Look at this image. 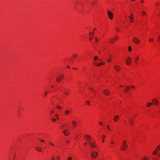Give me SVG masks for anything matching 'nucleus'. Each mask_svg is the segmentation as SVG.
Wrapping results in <instances>:
<instances>
[{"mask_svg": "<svg viewBox=\"0 0 160 160\" xmlns=\"http://www.w3.org/2000/svg\"><path fill=\"white\" fill-rule=\"evenodd\" d=\"M67 142L68 143H69V141H68Z\"/></svg>", "mask_w": 160, "mask_h": 160, "instance_id": "nucleus-63", "label": "nucleus"}, {"mask_svg": "<svg viewBox=\"0 0 160 160\" xmlns=\"http://www.w3.org/2000/svg\"><path fill=\"white\" fill-rule=\"evenodd\" d=\"M53 112H54V111H51V113H53Z\"/></svg>", "mask_w": 160, "mask_h": 160, "instance_id": "nucleus-55", "label": "nucleus"}, {"mask_svg": "<svg viewBox=\"0 0 160 160\" xmlns=\"http://www.w3.org/2000/svg\"><path fill=\"white\" fill-rule=\"evenodd\" d=\"M49 144H50V145H51V144H52V142H49Z\"/></svg>", "mask_w": 160, "mask_h": 160, "instance_id": "nucleus-53", "label": "nucleus"}, {"mask_svg": "<svg viewBox=\"0 0 160 160\" xmlns=\"http://www.w3.org/2000/svg\"><path fill=\"white\" fill-rule=\"evenodd\" d=\"M128 51L129 52H130L132 50V48L131 46H129L128 47Z\"/></svg>", "mask_w": 160, "mask_h": 160, "instance_id": "nucleus-24", "label": "nucleus"}, {"mask_svg": "<svg viewBox=\"0 0 160 160\" xmlns=\"http://www.w3.org/2000/svg\"><path fill=\"white\" fill-rule=\"evenodd\" d=\"M93 33H94V32H93L92 33V32H89V34L91 35H92V37L93 36Z\"/></svg>", "mask_w": 160, "mask_h": 160, "instance_id": "nucleus-30", "label": "nucleus"}, {"mask_svg": "<svg viewBox=\"0 0 160 160\" xmlns=\"http://www.w3.org/2000/svg\"><path fill=\"white\" fill-rule=\"evenodd\" d=\"M120 87H123V86H121L120 85Z\"/></svg>", "mask_w": 160, "mask_h": 160, "instance_id": "nucleus-62", "label": "nucleus"}, {"mask_svg": "<svg viewBox=\"0 0 160 160\" xmlns=\"http://www.w3.org/2000/svg\"><path fill=\"white\" fill-rule=\"evenodd\" d=\"M107 12L109 18L110 19H112L113 18V14L110 11H108Z\"/></svg>", "mask_w": 160, "mask_h": 160, "instance_id": "nucleus-5", "label": "nucleus"}, {"mask_svg": "<svg viewBox=\"0 0 160 160\" xmlns=\"http://www.w3.org/2000/svg\"><path fill=\"white\" fill-rule=\"evenodd\" d=\"M111 60H112V59L110 58H109L108 59V60L107 61L108 62H110L111 61Z\"/></svg>", "mask_w": 160, "mask_h": 160, "instance_id": "nucleus-32", "label": "nucleus"}, {"mask_svg": "<svg viewBox=\"0 0 160 160\" xmlns=\"http://www.w3.org/2000/svg\"><path fill=\"white\" fill-rule=\"evenodd\" d=\"M72 158L71 157H68V160H72Z\"/></svg>", "mask_w": 160, "mask_h": 160, "instance_id": "nucleus-31", "label": "nucleus"}, {"mask_svg": "<svg viewBox=\"0 0 160 160\" xmlns=\"http://www.w3.org/2000/svg\"><path fill=\"white\" fill-rule=\"evenodd\" d=\"M72 124L73 125L74 128H75L77 124V122L74 121H73L72 122Z\"/></svg>", "mask_w": 160, "mask_h": 160, "instance_id": "nucleus-17", "label": "nucleus"}, {"mask_svg": "<svg viewBox=\"0 0 160 160\" xmlns=\"http://www.w3.org/2000/svg\"><path fill=\"white\" fill-rule=\"evenodd\" d=\"M131 15H132V16L131 17H133V14H132V13H131Z\"/></svg>", "mask_w": 160, "mask_h": 160, "instance_id": "nucleus-61", "label": "nucleus"}, {"mask_svg": "<svg viewBox=\"0 0 160 160\" xmlns=\"http://www.w3.org/2000/svg\"><path fill=\"white\" fill-rule=\"evenodd\" d=\"M128 147L127 144L122 145L121 147V149L122 151H124L126 150Z\"/></svg>", "mask_w": 160, "mask_h": 160, "instance_id": "nucleus-7", "label": "nucleus"}, {"mask_svg": "<svg viewBox=\"0 0 160 160\" xmlns=\"http://www.w3.org/2000/svg\"><path fill=\"white\" fill-rule=\"evenodd\" d=\"M129 18L130 19V21L131 22H133V21L132 20V19H133V18L132 17H131L130 16H129Z\"/></svg>", "mask_w": 160, "mask_h": 160, "instance_id": "nucleus-19", "label": "nucleus"}, {"mask_svg": "<svg viewBox=\"0 0 160 160\" xmlns=\"http://www.w3.org/2000/svg\"><path fill=\"white\" fill-rule=\"evenodd\" d=\"M159 148V150H160V144L158 146V147H157V149Z\"/></svg>", "mask_w": 160, "mask_h": 160, "instance_id": "nucleus-48", "label": "nucleus"}, {"mask_svg": "<svg viewBox=\"0 0 160 160\" xmlns=\"http://www.w3.org/2000/svg\"><path fill=\"white\" fill-rule=\"evenodd\" d=\"M64 75L61 74L60 75H59L56 78V81L58 82H60L64 78Z\"/></svg>", "mask_w": 160, "mask_h": 160, "instance_id": "nucleus-1", "label": "nucleus"}, {"mask_svg": "<svg viewBox=\"0 0 160 160\" xmlns=\"http://www.w3.org/2000/svg\"><path fill=\"white\" fill-rule=\"evenodd\" d=\"M51 120L54 122H55L56 121V119L54 118H52Z\"/></svg>", "mask_w": 160, "mask_h": 160, "instance_id": "nucleus-27", "label": "nucleus"}, {"mask_svg": "<svg viewBox=\"0 0 160 160\" xmlns=\"http://www.w3.org/2000/svg\"><path fill=\"white\" fill-rule=\"evenodd\" d=\"M96 2L95 1H93L92 3L91 4V5L92 6H94V4Z\"/></svg>", "mask_w": 160, "mask_h": 160, "instance_id": "nucleus-28", "label": "nucleus"}, {"mask_svg": "<svg viewBox=\"0 0 160 160\" xmlns=\"http://www.w3.org/2000/svg\"><path fill=\"white\" fill-rule=\"evenodd\" d=\"M67 67L68 68H70V67L69 66H67Z\"/></svg>", "mask_w": 160, "mask_h": 160, "instance_id": "nucleus-59", "label": "nucleus"}, {"mask_svg": "<svg viewBox=\"0 0 160 160\" xmlns=\"http://www.w3.org/2000/svg\"><path fill=\"white\" fill-rule=\"evenodd\" d=\"M40 141L41 142H45L43 140L40 139Z\"/></svg>", "mask_w": 160, "mask_h": 160, "instance_id": "nucleus-41", "label": "nucleus"}, {"mask_svg": "<svg viewBox=\"0 0 160 160\" xmlns=\"http://www.w3.org/2000/svg\"><path fill=\"white\" fill-rule=\"evenodd\" d=\"M133 42L136 44H139L140 43V40L136 37H134L133 39Z\"/></svg>", "mask_w": 160, "mask_h": 160, "instance_id": "nucleus-2", "label": "nucleus"}, {"mask_svg": "<svg viewBox=\"0 0 160 160\" xmlns=\"http://www.w3.org/2000/svg\"><path fill=\"white\" fill-rule=\"evenodd\" d=\"M159 4V3H158V2H157V3H156L157 5H158V4Z\"/></svg>", "mask_w": 160, "mask_h": 160, "instance_id": "nucleus-60", "label": "nucleus"}, {"mask_svg": "<svg viewBox=\"0 0 160 160\" xmlns=\"http://www.w3.org/2000/svg\"><path fill=\"white\" fill-rule=\"evenodd\" d=\"M92 35H91V38L90 37L89 38V40H91V39H92Z\"/></svg>", "mask_w": 160, "mask_h": 160, "instance_id": "nucleus-50", "label": "nucleus"}, {"mask_svg": "<svg viewBox=\"0 0 160 160\" xmlns=\"http://www.w3.org/2000/svg\"><path fill=\"white\" fill-rule=\"evenodd\" d=\"M48 93V92H45L44 95L45 96H46L47 95V94Z\"/></svg>", "mask_w": 160, "mask_h": 160, "instance_id": "nucleus-40", "label": "nucleus"}, {"mask_svg": "<svg viewBox=\"0 0 160 160\" xmlns=\"http://www.w3.org/2000/svg\"><path fill=\"white\" fill-rule=\"evenodd\" d=\"M102 63L101 62L100 63H99L98 64H96V65L98 66H101V65H102Z\"/></svg>", "mask_w": 160, "mask_h": 160, "instance_id": "nucleus-29", "label": "nucleus"}, {"mask_svg": "<svg viewBox=\"0 0 160 160\" xmlns=\"http://www.w3.org/2000/svg\"><path fill=\"white\" fill-rule=\"evenodd\" d=\"M95 40H96V42H98V39L97 38H95Z\"/></svg>", "mask_w": 160, "mask_h": 160, "instance_id": "nucleus-47", "label": "nucleus"}, {"mask_svg": "<svg viewBox=\"0 0 160 160\" xmlns=\"http://www.w3.org/2000/svg\"><path fill=\"white\" fill-rule=\"evenodd\" d=\"M152 101L154 104L155 105H157L158 103V101L156 98H154Z\"/></svg>", "mask_w": 160, "mask_h": 160, "instance_id": "nucleus-10", "label": "nucleus"}, {"mask_svg": "<svg viewBox=\"0 0 160 160\" xmlns=\"http://www.w3.org/2000/svg\"><path fill=\"white\" fill-rule=\"evenodd\" d=\"M127 142L126 140H124L122 142V145H126Z\"/></svg>", "mask_w": 160, "mask_h": 160, "instance_id": "nucleus-25", "label": "nucleus"}, {"mask_svg": "<svg viewBox=\"0 0 160 160\" xmlns=\"http://www.w3.org/2000/svg\"><path fill=\"white\" fill-rule=\"evenodd\" d=\"M102 63V65H103V64H105V62H101Z\"/></svg>", "mask_w": 160, "mask_h": 160, "instance_id": "nucleus-58", "label": "nucleus"}, {"mask_svg": "<svg viewBox=\"0 0 160 160\" xmlns=\"http://www.w3.org/2000/svg\"><path fill=\"white\" fill-rule=\"evenodd\" d=\"M70 113V111L68 110H66L64 111V113L66 115H68Z\"/></svg>", "mask_w": 160, "mask_h": 160, "instance_id": "nucleus-16", "label": "nucleus"}, {"mask_svg": "<svg viewBox=\"0 0 160 160\" xmlns=\"http://www.w3.org/2000/svg\"><path fill=\"white\" fill-rule=\"evenodd\" d=\"M119 116L118 115H115L114 118L113 120L115 122H117L118 120L119 119Z\"/></svg>", "mask_w": 160, "mask_h": 160, "instance_id": "nucleus-11", "label": "nucleus"}, {"mask_svg": "<svg viewBox=\"0 0 160 160\" xmlns=\"http://www.w3.org/2000/svg\"><path fill=\"white\" fill-rule=\"evenodd\" d=\"M103 92L105 95H108L109 93V90L108 89H106L104 90L103 91Z\"/></svg>", "mask_w": 160, "mask_h": 160, "instance_id": "nucleus-13", "label": "nucleus"}, {"mask_svg": "<svg viewBox=\"0 0 160 160\" xmlns=\"http://www.w3.org/2000/svg\"><path fill=\"white\" fill-rule=\"evenodd\" d=\"M132 59L130 57H128L127 58L126 60V64L127 65H130L132 62Z\"/></svg>", "mask_w": 160, "mask_h": 160, "instance_id": "nucleus-3", "label": "nucleus"}, {"mask_svg": "<svg viewBox=\"0 0 160 160\" xmlns=\"http://www.w3.org/2000/svg\"><path fill=\"white\" fill-rule=\"evenodd\" d=\"M142 15H146V14L145 13V12L144 11H142Z\"/></svg>", "mask_w": 160, "mask_h": 160, "instance_id": "nucleus-36", "label": "nucleus"}, {"mask_svg": "<svg viewBox=\"0 0 160 160\" xmlns=\"http://www.w3.org/2000/svg\"><path fill=\"white\" fill-rule=\"evenodd\" d=\"M87 143L86 142H85L84 143V145L85 146H86L87 145Z\"/></svg>", "mask_w": 160, "mask_h": 160, "instance_id": "nucleus-56", "label": "nucleus"}, {"mask_svg": "<svg viewBox=\"0 0 160 160\" xmlns=\"http://www.w3.org/2000/svg\"><path fill=\"white\" fill-rule=\"evenodd\" d=\"M73 56L75 57H76L77 56V54H75L73 55Z\"/></svg>", "mask_w": 160, "mask_h": 160, "instance_id": "nucleus-42", "label": "nucleus"}, {"mask_svg": "<svg viewBox=\"0 0 160 160\" xmlns=\"http://www.w3.org/2000/svg\"><path fill=\"white\" fill-rule=\"evenodd\" d=\"M157 149L156 150L154 151L153 152V154L155 155H156L157 153Z\"/></svg>", "mask_w": 160, "mask_h": 160, "instance_id": "nucleus-23", "label": "nucleus"}, {"mask_svg": "<svg viewBox=\"0 0 160 160\" xmlns=\"http://www.w3.org/2000/svg\"><path fill=\"white\" fill-rule=\"evenodd\" d=\"M98 58V57L97 56H95L94 57V60H95V61H96V60Z\"/></svg>", "mask_w": 160, "mask_h": 160, "instance_id": "nucleus-26", "label": "nucleus"}, {"mask_svg": "<svg viewBox=\"0 0 160 160\" xmlns=\"http://www.w3.org/2000/svg\"><path fill=\"white\" fill-rule=\"evenodd\" d=\"M86 103L88 104L89 105L90 104V102L89 101H87L86 102Z\"/></svg>", "mask_w": 160, "mask_h": 160, "instance_id": "nucleus-39", "label": "nucleus"}, {"mask_svg": "<svg viewBox=\"0 0 160 160\" xmlns=\"http://www.w3.org/2000/svg\"><path fill=\"white\" fill-rule=\"evenodd\" d=\"M102 137L103 138V140H102V142H104V138L105 137V136L104 135H102Z\"/></svg>", "mask_w": 160, "mask_h": 160, "instance_id": "nucleus-38", "label": "nucleus"}, {"mask_svg": "<svg viewBox=\"0 0 160 160\" xmlns=\"http://www.w3.org/2000/svg\"><path fill=\"white\" fill-rule=\"evenodd\" d=\"M39 152H41L42 151V149L39 146L35 148Z\"/></svg>", "mask_w": 160, "mask_h": 160, "instance_id": "nucleus-15", "label": "nucleus"}, {"mask_svg": "<svg viewBox=\"0 0 160 160\" xmlns=\"http://www.w3.org/2000/svg\"><path fill=\"white\" fill-rule=\"evenodd\" d=\"M63 132L65 136H68L69 134L68 131L67 130H65L63 131Z\"/></svg>", "mask_w": 160, "mask_h": 160, "instance_id": "nucleus-12", "label": "nucleus"}, {"mask_svg": "<svg viewBox=\"0 0 160 160\" xmlns=\"http://www.w3.org/2000/svg\"><path fill=\"white\" fill-rule=\"evenodd\" d=\"M129 123L131 125H132L133 124V122L132 120H130L129 121Z\"/></svg>", "mask_w": 160, "mask_h": 160, "instance_id": "nucleus-21", "label": "nucleus"}, {"mask_svg": "<svg viewBox=\"0 0 160 160\" xmlns=\"http://www.w3.org/2000/svg\"><path fill=\"white\" fill-rule=\"evenodd\" d=\"M139 58V57H137L135 59L134 62L135 63H138V60Z\"/></svg>", "mask_w": 160, "mask_h": 160, "instance_id": "nucleus-18", "label": "nucleus"}, {"mask_svg": "<svg viewBox=\"0 0 160 160\" xmlns=\"http://www.w3.org/2000/svg\"><path fill=\"white\" fill-rule=\"evenodd\" d=\"M141 3H143V2H144V1H143V0H141Z\"/></svg>", "mask_w": 160, "mask_h": 160, "instance_id": "nucleus-51", "label": "nucleus"}, {"mask_svg": "<svg viewBox=\"0 0 160 160\" xmlns=\"http://www.w3.org/2000/svg\"><path fill=\"white\" fill-rule=\"evenodd\" d=\"M116 30L117 31H118H118H119V29L118 28H116Z\"/></svg>", "mask_w": 160, "mask_h": 160, "instance_id": "nucleus-44", "label": "nucleus"}, {"mask_svg": "<svg viewBox=\"0 0 160 160\" xmlns=\"http://www.w3.org/2000/svg\"><path fill=\"white\" fill-rule=\"evenodd\" d=\"M118 38V36H116L114 38H112L111 41L110 42L111 43H113L115 41V40H117Z\"/></svg>", "mask_w": 160, "mask_h": 160, "instance_id": "nucleus-14", "label": "nucleus"}, {"mask_svg": "<svg viewBox=\"0 0 160 160\" xmlns=\"http://www.w3.org/2000/svg\"><path fill=\"white\" fill-rule=\"evenodd\" d=\"M89 145L92 148H95L97 146L96 144L93 142H89L88 143Z\"/></svg>", "mask_w": 160, "mask_h": 160, "instance_id": "nucleus-8", "label": "nucleus"}, {"mask_svg": "<svg viewBox=\"0 0 160 160\" xmlns=\"http://www.w3.org/2000/svg\"><path fill=\"white\" fill-rule=\"evenodd\" d=\"M107 127L108 128V129L109 130H110V129L109 127V126H107Z\"/></svg>", "mask_w": 160, "mask_h": 160, "instance_id": "nucleus-49", "label": "nucleus"}, {"mask_svg": "<svg viewBox=\"0 0 160 160\" xmlns=\"http://www.w3.org/2000/svg\"><path fill=\"white\" fill-rule=\"evenodd\" d=\"M130 87L131 88H135V86H133V85L131 86Z\"/></svg>", "mask_w": 160, "mask_h": 160, "instance_id": "nucleus-43", "label": "nucleus"}, {"mask_svg": "<svg viewBox=\"0 0 160 160\" xmlns=\"http://www.w3.org/2000/svg\"><path fill=\"white\" fill-rule=\"evenodd\" d=\"M64 92V93L66 95H68V93L66 92Z\"/></svg>", "mask_w": 160, "mask_h": 160, "instance_id": "nucleus-45", "label": "nucleus"}, {"mask_svg": "<svg viewBox=\"0 0 160 160\" xmlns=\"http://www.w3.org/2000/svg\"><path fill=\"white\" fill-rule=\"evenodd\" d=\"M57 108L58 109H61L62 108L61 107H60V106H57Z\"/></svg>", "mask_w": 160, "mask_h": 160, "instance_id": "nucleus-34", "label": "nucleus"}, {"mask_svg": "<svg viewBox=\"0 0 160 160\" xmlns=\"http://www.w3.org/2000/svg\"><path fill=\"white\" fill-rule=\"evenodd\" d=\"M52 160H54V157L53 156L52 157Z\"/></svg>", "mask_w": 160, "mask_h": 160, "instance_id": "nucleus-52", "label": "nucleus"}, {"mask_svg": "<svg viewBox=\"0 0 160 160\" xmlns=\"http://www.w3.org/2000/svg\"><path fill=\"white\" fill-rule=\"evenodd\" d=\"M153 104L152 103H151V102H149L148 103L147 105V107H150L151 105H152Z\"/></svg>", "mask_w": 160, "mask_h": 160, "instance_id": "nucleus-20", "label": "nucleus"}, {"mask_svg": "<svg viewBox=\"0 0 160 160\" xmlns=\"http://www.w3.org/2000/svg\"><path fill=\"white\" fill-rule=\"evenodd\" d=\"M99 124L100 125H102V122H99Z\"/></svg>", "mask_w": 160, "mask_h": 160, "instance_id": "nucleus-46", "label": "nucleus"}, {"mask_svg": "<svg viewBox=\"0 0 160 160\" xmlns=\"http://www.w3.org/2000/svg\"><path fill=\"white\" fill-rule=\"evenodd\" d=\"M84 138H85L87 141L90 142V141L91 140V138L90 136L88 135H85L84 136Z\"/></svg>", "mask_w": 160, "mask_h": 160, "instance_id": "nucleus-6", "label": "nucleus"}, {"mask_svg": "<svg viewBox=\"0 0 160 160\" xmlns=\"http://www.w3.org/2000/svg\"><path fill=\"white\" fill-rule=\"evenodd\" d=\"M92 91H93V90H92V89L91 88H89Z\"/></svg>", "mask_w": 160, "mask_h": 160, "instance_id": "nucleus-57", "label": "nucleus"}, {"mask_svg": "<svg viewBox=\"0 0 160 160\" xmlns=\"http://www.w3.org/2000/svg\"><path fill=\"white\" fill-rule=\"evenodd\" d=\"M149 42H152L153 41V38H151L149 40Z\"/></svg>", "mask_w": 160, "mask_h": 160, "instance_id": "nucleus-33", "label": "nucleus"}, {"mask_svg": "<svg viewBox=\"0 0 160 160\" xmlns=\"http://www.w3.org/2000/svg\"><path fill=\"white\" fill-rule=\"evenodd\" d=\"M129 87L127 86H126L125 87V92H127V91L129 90Z\"/></svg>", "mask_w": 160, "mask_h": 160, "instance_id": "nucleus-22", "label": "nucleus"}, {"mask_svg": "<svg viewBox=\"0 0 160 160\" xmlns=\"http://www.w3.org/2000/svg\"><path fill=\"white\" fill-rule=\"evenodd\" d=\"M55 116L57 118V119H58V115L57 114H56L55 115Z\"/></svg>", "mask_w": 160, "mask_h": 160, "instance_id": "nucleus-37", "label": "nucleus"}, {"mask_svg": "<svg viewBox=\"0 0 160 160\" xmlns=\"http://www.w3.org/2000/svg\"><path fill=\"white\" fill-rule=\"evenodd\" d=\"M51 146H53V147H54V144H53V143H52V144H51Z\"/></svg>", "mask_w": 160, "mask_h": 160, "instance_id": "nucleus-54", "label": "nucleus"}, {"mask_svg": "<svg viewBox=\"0 0 160 160\" xmlns=\"http://www.w3.org/2000/svg\"><path fill=\"white\" fill-rule=\"evenodd\" d=\"M148 158L146 157H144L143 160H148Z\"/></svg>", "mask_w": 160, "mask_h": 160, "instance_id": "nucleus-35", "label": "nucleus"}, {"mask_svg": "<svg viewBox=\"0 0 160 160\" xmlns=\"http://www.w3.org/2000/svg\"><path fill=\"white\" fill-rule=\"evenodd\" d=\"M98 155V153L96 151H94L91 153V157L93 158H96Z\"/></svg>", "mask_w": 160, "mask_h": 160, "instance_id": "nucleus-4", "label": "nucleus"}, {"mask_svg": "<svg viewBox=\"0 0 160 160\" xmlns=\"http://www.w3.org/2000/svg\"><path fill=\"white\" fill-rule=\"evenodd\" d=\"M114 68L118 72L120 71L121 69V67L120 66L116 65L114 66Z\"/></svg>", "mask_w": 160, "mask_h": 160, "instance_id": "nucleus-9", "label": "nucleus"}, {"mask_svg": "<svg viewBox=\"0 0 160 160\" xmlns=\"http://www.w3.org/2000/svg\"><path fill=\"white\" fill-rule=\"evenodd\" d=\"M158 38H160V36H158Z\"/></svg>", "mask_w": 160, "mask_h": 160, "instance_id": "nucleus-64", "label": "nucleus"}]
</instances>
